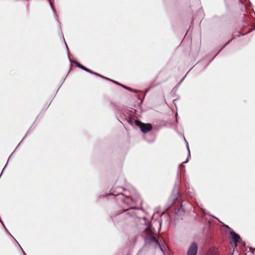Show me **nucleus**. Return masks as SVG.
<instances>
[{"mask_svg":"<svg viewBox=\"0 0 255 255\" xmlns=\"http://www.w3.org/2000/svg\"><path fill=\"white\" fill-rule=\"evenodd\" d=\"M74 63L78 67H79V68L83 70L84 71L88 72V73H89L90 74H95L96 75H97L101 78H104V76L101 75L100 74H98L97 73H95L92 71H91L90 69L85 67L84 66H83V65H82L81 64H79L78 62H76V61H75L74 62Z\"/></svg>","mask_w":255,"mask_h":255,"instance_id":"obj_3","label":"nucleus"},{"mask_svg":"<svg viewBox=\"0 0 255 255\" xmlns=\"http://www.w3.org/2000/svg\"><path fill=\"white\" fill-rule=\"evenodd\" d=\"M135 124L137 127H139L143 133H147L152 129V126L150 124H144L138 120L135 121Z\"/></svg>","mask_w":255,"mask_h":255,"instance_id":"obj_1","label":"nucleus"},{"mask_svg":"<svg viewBox=\"0 0 255 255\" xmlns=\"http://www.w3.org/2000/svg\"><path fill=\"white\" fill-rule=\"evenodd\" d=\"M122 86L124 88H125V89H127V90H129V91H131V92H135H135H136V90H135V89H131V88H129V87H127V86H125V85H122Z\"/></svg>","mask_w":255,"mask_h":255,"instance_id":"obj_7","label":"nucleus"},{"mask_svg":"<svg viewBox=\"0 0 255 255\" xmlns=\"http://www.w3.org/2000/svg\"><path fill=\"white\" fill-rule=\"evenodd\" d=\"M6 167V165L4 166V167L3 168V170L2 171V172H3V171L4 170L5 168ZM2 172L1 173V174H2Z\"/></svg>","mask_w":255,"mask_h":255,"instance_id":"obj_16","label":"nucleus"},{"mask_svg":"<svg viewBox=\"0 0 255 255\" xmlns=\"http://www.w3.org/2000/svg\"><path fill=\"white\" fill-rule=\"evenodd\" d=\"M230 235L234 242H238L239 241V240L240 239V237L238 234H237L234 231H232L230 232Z\"/></svg>","mask_w":255,"mask_h":255,"instance_id":"obj_4","label":"nucleus"},{"mask_svg":"<svg viewBox=\"0 0 255 255\" xmlns=\"http://www.w3.org/2000/svg\"><path fill=\"white\" fill-rule=\"evenodd\" d=\"M254 251H255V249H254Z\"/></svg>","mask_w":255,"mask_h":255,"instance_id":"obj_22","label":"nucleus"},{"mask_svg":"<svg viewBox=\"0 0 255 255\" xmlns=\"http://www.w3.org/2000/svg\"><path fill=\"white\" fill-rule=\"evenodd\" d=\"M241 35H244V34L240 33L239 35H238V36H240Z\"/></svg>","mask_w":255,"mask_h":255,"instance_id":"obj_17","label":"nucleus"},{"mask_svg":"<svg viewBox=\"0 0 255 255\" xmlns=\"http://www.w3.org/2000/svg\"><path fill=\"white\" fill-rule=\"evenodd\" d=\"M250 251H251V250L252 249L251 248L249 247Z\"/></svg>","mask_w":255,"mask_h":255,"instance_id":"obj_18","label":"nucleus"},{"mask_svg":"<svg viewBox=\"0 0 255 255\" xmlns=\"http://www.w3.org/2000/svg\"><path fill=\"white\" fill-rule=\"evenodd\" d=\"M237 243L238 242H234V248H237Z\"/></svg>","mask_w":255,"mask_h":255,"instance_id":"obj_11","label":"nucleus"},{"mask_svg":"<svg viewBox=\"0 0 255 255\" xmlns=\"http://www.w3.org/2000/svg\"><path fill=\"white\" fill-rule=\"evenodd\" d=\"M188 157H189L188 156V157H187V159L185 160V161H184V162H183V163H187V162H188Z\"/></svg>","mask_w":255,"mask_h":255,"instance_id":"obj_13","label":"nucleus"},{"mask_svg":"<svg viewBox=\"0 0 255 255\" xmlns=\"http://www.w3.org/2000/svg\"><path fill=\"white\" fill-rule=\"evenodd\" d=\"M234 39V37H232V38L231 39H230V40H229L227 43L226 44H225V45H226L227 44H228V43H229L233 39Z\"/></svg>","mask_w":255,"mask_h":255,"instance_id":"obj_12","label":"nucleus"},{"mask_svg":"<svg viewBox=\"0 0 255 255\" xmlns=\"http://www.w3.org/2000/svg\"><path fill=\"white\" fill-rule=\"evenodd\" d=\"M180 211V209H178L177 212H176V214H178Z\"/></svg>","mask_w":255,"mask_h":255,"instance_id":"obj_14","label":"nucleus"},{"mask_svg":"<svg viewBox=\"0 0 255 255\" xmlns=\"http://www.w3.org/2000/svg\"><path fill=\"white\" fill-rule=\"evenodd\" d=\"M207 255H219L218 251L216 249H210Z\"/></svg>","mask_w":255,"mask_h":255,"instance_id":"obj_6","label":"nucleus"},{"mask_svg":"<svg viewBox=\"0 0 255 255\" xmlns=\"http://www.w3.org/2000/svg\"><path fill=\"white\" fill-rule=\"evenodd\" d=\"M184 141L186 143V148L188 150V157H189L190 156V149H189V146H188V142L186 140L185 138H184Z\"/></svg>","mask_w":255,"mask_h":255,"instance_id":"obj_8","label":"nucleus"},{"mask_svg":"<svg viewBox=\"0 0 255 255\" xmlns=\"http://www.w3.org/2000/svg\"><path fill=\"white\" fill-rule=\"evenodd\" d=\"M56 20L59 23L58 19L56 18Z\"/></svg>","mask_w":255,"mask_h":255,"instance_id":"obj_19","label":"nucleus"},{"mask_svg":"<svg viewBox=\"0 0 255 255\" xmlns=\"http://www.w3.org/2000/svg\"><path fill=\"white\" fill-rule=\"evenodd\" d=\"M176 101V100H174L173 102L175 103V102Z\"/></svg>","mask_w":255,"mask_h":255,"instance_id":"obj_21","label":"nucleus"},{"mask_svg":"<svg viewBox=\"0 0 255 255\" xmlns=\"http://www.w3.org/2000/svg\"><path fill=\"white\" fill-rule=\"evenodd\" d=\"M198 247L195 243H192L187 252V255H196Z\"/></svg>","mask_w":255,"mask_h":255,"instance_id":"obj_2","label":"nucleus"},{"mask_svg":"<svg viewBox=\"0 0 255 255\" xmlns=\"http://www.w3.org/2000/svg\"><path fill=\"white\" fill-rule=\"evenodd\" d=\"M66 49H67V53H68V59H69V61H70V62H71V59H70V56H69V52H68V46H67V44H66Z\"/></svg>","mask_w":255,"mask_h":255,"instance_id":"obj_9","label":"nucleus"},{"mask_svg":"<svg viewBox=\"0 0 255 255\" xmlns=\"http://www.w3.org/2000/svg\"><path fill=\"white\" fill-rule=\"evenodd\" d=\"M59 28H60V29H61V26H60V24H59Z\"/></svg>","mask_w":255,"mask_h":255,"instance_id":"obj_20","label":"nucleus"},{"mask_svg":"<svg viewBox=\"0 0 255 255\" xmlns=\"http://www.w3.org/2000/svg\"><path fill=\"white\" fill-rule=\"evenodd\" d=\"M113 82H114V83H115L117 85H120L122 86V85H123L122 84H120L118 82H116V81H112Z\"/></svg>","mask_w":255,"mask_h":255,"instance_id":"obj_10","label":"nucleus"},{"mask_svg":"<svg viewBox=\"0 0 255 255\" xmlns=\"http://www.w3.org/2000/svg\"><path fill=\"white\" fill-rule=\"evenodd\" d=\"M104 77V79H108V80H110V81H112V80H111V79H109L108 78H106V77Z\"/></svg>","mask_w":255,"mask_h":255,"instance_id":"obj_15","label":"nucleus"},{"mask_svg":"<svg viewBox=\"0 0 255 255\" xmlns=\"http://www.w3.org/2000/svg\"><path fill=\"white\" fill-rule=\"evenodd\" d=\"M150 241L152 242L155 243L157 245V246L159 248L161 252H163V251L161 247L160 246V244L159 243V242H158V241L156 240V238L154 236H152L150 238Z\"/></svg>","mask_w":255,"mask_h":255,"instance_id":"obj_5","label":"nucleus"}]
</instances>
